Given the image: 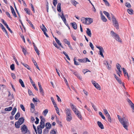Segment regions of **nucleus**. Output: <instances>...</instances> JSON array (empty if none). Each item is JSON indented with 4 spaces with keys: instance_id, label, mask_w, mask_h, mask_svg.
Listing matches in <instances>:
<instances>
[{
    "instance_id": "1",
    "label": "nucleus",
    "mask_w": 134,
    "mask_h": 134,
    "mask_svg": "<svg viewBox=\"0 0 134 134\" xmlns=\"http://www.w3.org/2000/svg\"><path fill=\"white\" fill-rule=\"evenodd\" d=\"M70 106L72 110L76 114L80 120L82 119V118L80 112L76 108V107L73 105L72 103H70Z\"/></svg>"
},
{
    "instance_id": "45",
    "label": "nucleus",
    "mask_w": 134,
    "mask_h": 134,
    "mask_svg": "<svg viewBox=\"0 0 134 134\" xmlns=\"http://www.w3.org/2000/svg\"><path fill=\"white\" fill-rule=\"evenodd\" d=\"M103 111L104 114L106 116L109 114L107 110L105 109H103Z\"/></svg>"
},
{
    "instance_id": "17",
    "label": "nucleus",
    "mask_w": 134,
    "mask_h": 134,
    "mask_svg": "<svg viewBox=\"0 0 134 134\" xmlns=\"http://www.w3.org/2000/svg\"><path fill=\"white\" fill-rule=\"evenodd\" d=\"M57 10L59 12H61V3H59L58 4L57 6Z\"/></svg>"
},
{
    "instance_id": "29",
    "label": "nucleus",
    "mask_w": 134,
    "mask_h": 134,
    "mask_svg": "<svg viewBox=\"0 0 134 134\" xmlns=\"http://www.w3.org/2000/svg\"><path fill=\"white\" fill-rule=\"evenodd\" d=\"M19 82L22 87H24L25 86L24 84V82L21 79H20L19 80Z\"/></svg>"
},
{
    "instance_id": "42",
    "label": "nucleus",
    "mask_w": 134,
    "mask_h": 134,
    "mask_svg": "<svg viewBox=\"0 0 134 134\" xmlns=\"http://www.w3.org/2000/svg\"><path fill=\"white\" fill-rule=\"evenodd\" d=\"M24 10L26 12V13L29 15L30 14V10L27 8H24Z\"/></svg>"
},
{
    "instance_id": "28",
    "label": "nucleus",
    "mask_w": 134,
    "mask_h": 134,
    "mask_svg": "<svg viewBox=\"0 0 134 134\" xmlns=\"http://www.w3.org/2000/svg\"><path fill=\"white\" fill-rule=\"evenodd\" d=\"M70 2L71 4L75 6H76V5L78 3L76 1L74 0H71Z\"/></svg>"
},
{
    "instance_id": "10",
    "label": "nucleus",
    "mask_w": 134,
    "mask_h": 134,
    "mask_svg": "<svg viewBox=\"0 0 134 134\" xmlns=\"http://www.w3.org/2000/svg\"><path fill=\"white\" fill-rule=\"evenodd\" d=\"M61 13L62 14L60 16L64 23H66V19L65 17V16L64 15L63 13L62 12Z\"/></svg>"
},
{
    "instance_id": "13",
    "label": "nucleus",
    "mask_w": 134,
    "mask_h": 134,
    "mask_svg": "<svg viewBox=\"0 0 134 134\" xmlns=\"http://www.w3.org/2000/svg\"><path fill=\"white\" fill-rule=\"evenodd\" d=\"M122 69L123 71V72L124 73V74L125 75V76L126 75L127 76V77H128L129 80V76L128 75V73L127 72L126 70H125V69L124 68H122Z\"/></svg>"
},
{
    "instance_id": "57",
    "label": "nucleus",
    "mask_w": 134,
    "mask_h": 134,
    "mask_svg": "<svg viewBox=\"0 0 134 134\" xmlns=\"http://www.w3.org/2000/svg\"><path fill=\"white\" fill-rule=\"evenodd\" d=\"M78 60L81 62H82V63L85 62V59H78Z\"/></svg>"
},
{
    "instance_id": "32",
    "label": "nucleus",
    "mask_w": 134,
    "mask_h": 134,
    "mask_svg": "<svg viewBox=\"0 0 134 134\" xmlns=\"http://www.w3.org/2000/svg\"><path fill=\"white\" fill-rule=\"evenodd\" d=\"M40 27L42 31H43L45 30H47L44 25L43 24H42V26H41Z\"/></svg>"
},
{
    "instance_id": "19",
    "label": "nucleus",
    "mask_w": 134,
    "mask_h": 134,
    "mask_svg": "<svg viewBox=\"0 0 134 134\" xmlns=\"http://www.w3.org/2000/svg\"><path fill=\"white\" fill-rule=\"evenodd\" d=\"M117 79H116V80L118 81V82L120 84H122V85L124 87H125L124 85V83L123 82H122L121 81V80L118 77H117V78H116Z\"/></svg>"
},
{
    "instance_id": "58",
    "label": "nucleus",
    "mask_w": 134,
    "mask_h": 134,
    "mask_svg": "<svg viewBox=\"0 0 134 134\" xmlns=\"http://www.w3.org/2000/svg\"><path fill=\"white\" fill-rule=\"evenodd\" d=\"M10 68L12 70H14V65L13 64H12V65H10Z\"/></svg>"
},
{
    "instance_id": "47",
    "label": "nucleus",
    "mask_w": 134,
    "mask_h": 134,
    "mask_svg": "<svg viewBox=\"0 0 134 134\" xmlns=\"http://www.w3.org/2000/svg\"><path fill=\"white\" fill-rule=\"evenodd\" d=\"M53 44L58 49H59V47L57 45L54 41L53 42Z\"/></svg>"
},
{
    "instance_id": "61",
    "label": "nucleus",
    "mask_w": 134,
    "mask_h": 134,
    "mask_svg": "<svg viewBox=\"0 0 134 134\" xmlns=\"http://www.w3.org/2000/svg\"><path fill=\"white\" fill-rule=\"evenodd\" d=\"M6 14L7 15L9 18H10V19L12 18V17L9 14V13L8 12H6Z\"/></svg>"
},
{
    "instance_id": "36",
    "label": "nucleus",
    "mask_w": 134,
    "mask_h": 134,
    "mask_svg": "<svg viewBox=\"0 0 134 134\" xmlns=\"http://www.w3.org/2000/svg\"><path fill=\"white\" fill-rule=\"evenodd\" d=\"M48 110L47 109H46L43 112V114L44 116H46L47 114L48 113Z\"/></svg>"
},
{
    "instance_id": "4",
    "label": "nucleus",
    "mask_w": 134,
    "mask_h": 134,
    "mask_svg": "<svg viewBox=\"0 0 134 134\" xmlns=\"http://www.w3.org/2000/svg\"><path fill=\"white\" fill-rule=\"evenodd\" d=\"M111 15L113 25L118 30L119 29V25L118 21L116 20V18H115L113 14H111Z\"/></svg>"
},
{
    "instance_id": "60",
    "label": "nucleus",
    "mask_w": 134,
    "mask_h": 134,
    "mask_svg": "<svg viewBox=\"0 0 134 134\" xmlns=\"http://www.w3.org/2000/svg\"><path fill=\"white\" fill-rule=\"evenodd\" d=\"M127 102L130 105L133 103L129 99L127 98Z\"/></svg>"
},
{
    "instance_id": "21",
    "label": "nucleus",
    "mask_w": 134,
    "mask_h": 134,
    "mask_svg": "<svg viewBox=\"0 0 134 134\" xmlns=\"http://www.w3.org/2000/svg\"><path fill=\"white\" fill-rule=\"evenodd\" d=\"M46 128L47 129H50L51 126V124L49 122L47 123L45 125Z\"/></svg>"
},
{
    "instance_id": "48",
    "label": "nucleus",
    "mask_w": 134,
    "mask_h": 134,
    "mask_svg": "<svg viewBox=\"0 0 134 134\" xmlns=\"http://www.w3.org/2000/svg\"><path fill=\"white\" fill-rule=\"evenodd\" d=\"M57 0H53V3L54 5L55 6L57 4Z\"/></svg>"
},
{
    "instance_id": "35",
    "label": "nucleus",
    "mask_w": 134,
    "mask_h": 134,
    "mask_svg": "<svg viewBox=\"0 0 134 134\" xmlns=\"http://www.w3.org/2000/svg\"><path fill=\"white\" fill-rule=\"evenodd\" d=\"M12 107H9L5 108L4 110L6 111H11L12 109Z\"/></svg>"
},
{
    "instance_id": "20",
    "label": "nucleus",
    "mask_w": 134,
    "mask_h": 134,
    "mask_svg": "<svg viewBox=\"0 0 134 134\" xmlns=\"http://www.w3.org/2000/svg\"><path fill=\"white\" fill-rule=\"evenodd\" d=\"M101 19L102 21L104 22H106L107 21V19L101 13Z\"/></svg>"
},
{
    "instance_id": "39",
    "label": "nucleus",
    "mask_w": 134,
    "mask_h": 134,
    "mask_svg": "<svg viewBox=\"0 0 134 134\" xmlns=\"http://www.w3.org/2000/svg\"><path fill=\"white\" fill-rule=\"evenodd\" d=\"M81 20L83 23L86 24V18H81Z\"/></svg>"
},
{
    "instance_id": "8",
    "label": "nucleus",
    "mask_w": 134,
    "mask_h": 134,
    "mask_svg": "<svg viewBox=\"0 0 134 134\" xmlns=\"http://www.w3.org/2000/svg\"><path fill=\"white\" fill-rule=\"evenodd\" d=\"M93 22L92 19L90 18H86V24H90Z\"/></svg>"
},
{
    "instance_id": "25",
    "label": "nucleus",
    "mask_w": 134,
    "mask_h": 134,
    "mask_svg": "<svg viewBox=\"0 0 134 134\" xmlns=\"http://www.w3.org/2000/svg\"><path fill=\"white\" fill-rule=\"evenodd\" d=\"M20 124L18 121L16 122L15 124V127L17 128H19L20 127V126L21 125Z\"/></svg>"
},
{
    "instance_id": "51",
    "label": "nucleus",
    "mask_w": 134,
    "mask_h": 134,
    "mask_svg": "<svg viewBox=\"0 0 134 134\" xmlns=\"http://www.w3.org/2000/svg\"><path fill=\"white\" fill-rule=\"evenodd\" d=\"M30 105L31 106V108L33 109V111H34L35 107L34 104L33 103H31Z\"/></svg>"
},
{
    "instance_id": "24",
    "label": "nucleus",
    "mask_w": 134,
    "mask_h": 134,
    "mask_svg": "<svg viewBox=\"0 0 134 134\" xmlns=\"http://www.w3.org/2000/svg\"><path fill=\"white\" fill-rule=\"evenodd\" d=\"M39 126H40L43 129L44 127V123L43 121L42 120L40 122V125Z\"/></svg>"
},
{
    "instance_id": "3",
    "label": "nucleus",
    "mask_w": 134,
    "mask_h": 134,
    "mask_svg": "<svg viewBox=\"0 0 134 134\" xmlns=\"http://www.w3.org/2000/svg\"><path fill=\"white\" fill-rule=\"evenodd\" d=\"M128 120L126 119L125 117H123L122 118L121 121H120V122L124 127L126 130H127V125L128 123Z\"/></svg>"
},
{
    "instance_id": "37",
    "label": "nucleus",
    "mask_w": 134,
    "mask_h": 134,
    "mask_svg": "<svg viewBox=\"0 0 134 134\" xmlns=\"http://www.w3.org/2000/svg\"><path fill=\"white\" fill-rule=\"evenodd\" d=\"M64 42L66 44H68L69 43H70L69 41H68L66 39H64L63 40Z\"/></svg>"
},
{
    "instance_id": "53",
    "label": "nucleus",
    "mask_w": 134,
    "mask_h": 134,
    "mask_svg": "<svg viewBox=\"0 0 134 134\" xmlns=\"http://www.w3.org/2000/svg\"><path fill=\"white\" fill-rule=\"evenodd\" d=\"M88 72H90V71L88 70L87 69H85L83 70L82 71V72L84 74Z\"/></svg>"
},
{
    "instance_id": "40",
    "label": "nucleus",
    "mask_w": 134,
    "mask_h": 134,
    "mask_svg": "<svg viewBox=\"0 0 134 134\" xmlns=\"http://www.w3.org/2000/svg\"><path fill=\"white\" fill-rule=\"evenodd\" d=\"M106 116L107 117V118L108 119V121L110 122H111V119L110 116L109 114V115H107Z\"/></svg>"
},
{
    "instance_id": "63",
    "label": "nucleus",
    "mask_w": 134,
    "mask_h": 134,
    "mask_svg": "<svg viewBox=\"0 0 134 134\" xmlns=\"http://www.w3.org/2000/svg\"><path fill=\"white\" fill-rule=\"evenodd\" d=\"M20 106L21 108L22 109V110L23 111H25V108H24V106H23V105L22 104H21V105H20Z\"/></svg>"
},
{
    "instance_id": "49",
    "label": "nucleus",
    "mask_w": 134,
    "mask_h": 134,
    "mask_svg": "<svg viewBox=\"0 0 134 134\" xmlns=\"http://www.w3.org/2000/svg\"><path fill=\"white\" fill-rule=\"evenodd\" d=\"M55 110L56 111L57 113L59 115H60V113H59V109L58 107H57L55 108Z\"/></svg>"
},
{
    "instance_id": "64",
    "label": "nucleus",
    "mask_w": 134,
    "mask_h": 134,
    "mask_svg": "<svg viewBox=\"0 0 134 134\" xmlns=\"http://www.w3.org/2000/svg\"><path fill=\"white\" fill-rule=\"evenodd\" d=\"M11 75L12 76V77L13 79H15V78L16 77L15 76V75L14 74L12 73L11 74Z\"/></svg>"
},
{
    "instance_id": "2",
    "label": "nucleus",
    "mask_w": 134,
    "mask_h": 134,
    "mask_svg": "<svg viewBox=\"0 0 134 134\" xmlns=\"http://www.w3.org/2000/svg\"><path fill=\"white\" fill-rule=\"evenodd\" d=\"M110 33L112 37L115 39L116 41L120 42H122L120 38L119 37L118 34L115 33L113 31H111Z\"/></svg>"
},
{
    "instance_id": "9",
    "label": "nucleus",
    "mask_w": 134,
    "mask_h": 134,
    "mask_svg": "<svg viewBox=\"0 0 134 134\" xmlns=\"http://www.w3.org/2000/svg\"><path fill=\"white\" fill-rule=\"evenodd\" d=\"M71 111L70 109L66 108L65 109V113L66 114V116H69L71 114Z\"/></svg>"
},
{
    "instance_id": "11",
    "label": "nucleus",
    "mask_w": 134,
    "mask_h": 134,
    "mask_svg": "<svg viewBox=\"0 0 134 134\" xmlns=\"http://www.w3.org/2000/svg\"><path fill=\"white\" fill-rule=\"evenodd\" d=\"M103 13L104 14L107 16L108 19L109 20H111V18L110 17V15L109 13L106 12V11H103Z\"/></svg>"
},
{
    "instance_id": "23",
    "label": "nucleus",
    "mask_w": 134,
    "mask_h": 134,
    "mask_svg": "<svg viewBox=\"0 0 134 134\" xmlns=\"http://www.w3.org/2000/svg\"><path fill=\"white\" fill-rule=\"evenodd\" d=\"M71 23L73 28L75 30L77 28V26L76 23L75 22Z\"/></svg>"
},
{
    "instance_id": "26",
    "label": "nucleus",
    "mask_w": 134,
    "mask_h": 134,
    "mask_svg": "<svg viewBox=\"0 0 134 134\" xmlns=\"http://www.w3.org/2000/svg\"><path fill=\"white\" fill-rule=\"evenodd\" d=\"M20 113L19 112H18L15 115V119L16 120H18L19 118L20 117Z\"/></svg>"
},
{
    "instance_id": "55",
    "label": "nucleus",
    "mask_w": 134,
    "mask_h": 134,
    "mask_svg": "<svg viewBox=\"0 0 134 134\" xmlns=\"http://www.w3.org/2000/svg\"><path fill=\"white\" fill-rule=\"evenodd\" d=\"M62 77L64 79V81L65 83L66 84V85L67 86H68V82H67V80L66 79V78L64 77V76L63 75Z\"/></svg>"
},
{
    "instance_id": "30",
    "label": "nucleus",
    "mask_w": 134,
    "mask_h": 134,
    "mask_svg": "<svg viewBox=\"0 0 134 134\" xmlns=\"http://www.w3.org/2000/svg\"><path fill=\"white\" fill-rule=\"evenodd\" d=\"M16 111V108L15 107H14L13 109V110L11 113V114L12 115H14Z\"/></svg>"
},
{
    "instance_id": "18",
    "label": "nucleus",
    "mask_w": 134,
    "mask_h": 134,
    "mask_svg": "<svg viewBox=\"0 0 134 134\" xmlns=\"http://www.w3.org/2000/svg\"><path fill=\"white\" fill-rule=\"evenodd\" d=\"M42 129L40 127V126H38L37 127V131L38 134H41L42 133Z\"/></svg>"
},
{
    "instance_id": "15",
    "label": "nucleus",
    "mask_w": 134,
    "mask_h": 134,
    "mask_svg": "<svg viewBox=\"0 0 134 134\" xmlns=\"http://www.w3.org/2000/svg\"><path fill=\"white\" fill-rule=\"evenodd\" d=\"M97 124L98 126L102 129H104V127L103 124L100 122L98 121L97 122Z\"/></svg>"
},
{
    "instance_id": "59",
    "label": "nucleus",
    "mask_w": 134,
    "mask_h": 134,
    "mask_svg": "<svg viewBox=\"0 0 134 134\" xmlns=\"http://www.w3.org/2000/svg\"><path fill=\"white\" fill-rule=\"evenodd\" d=\"M91 105L94 110L96 111L97 110V109L96 108L94 104L92 103H91Z\"/></svg>"
},
{
    "instance_id": "54",
    "label": "nucleus",
    "mask_w": 134,
    "mask_h": 134,
    "mask_svg": "<svg viewBox=\"0 0 134 134\" xmlns=\"http://www.w3.org/2000/svg\"><path fill=\"white\" fill-rule=\"evenodd\" d=\"M106 63L107 64V68L109 70H110L111 68V66L110 65H109L108 63L107 62H106Z\"/></svg>"
},
{
    "instance_id": "22",
    "label": "nucleus",
    "mask_w": 134,
    "mask_h": 134,
    "mask_svg": "<svg viewBox=\"0 0 134 134\" xmlns=\"http://www.w3.org/2000/svg\"><path fill=\"white\" fill-rule=\"evenodd\" d=\"M104 52L103 48H102V49H100L99 51V54L103 57H104V56L103 54V53Z\"/></svg>"
},
{
    "instance_id": "31",
    "label": "nucleus",
    "mask_w": 134,
    "mask_h": 134,
    "mask_svg": "<svg viewBox=\"0 0 134 134\" xmlns=\"http://www.w3.org/2000/svg\"><path fill=\"white\" fill-rule=\"evenodd\" d=\"M127 11L128 13L130 14H133V10L132 9H127Z\"/></svg>"
},
{
    "instance_id": "5",
    "label": "nucleus",
    "mask_w": 134,
    "mask_h": 134,
    "mask_svg": "<svg viewBox=\"0 0 134 134\" xmlns=\"http://www.w3.org/2000/svg\"><path fill=\"white\" fill-rule=\"evenodd\" d=\"M116 68L117 70H116L117 74L118 75L119 77H120V74H121L122 71L120 69L121 68L120 65L118 63L116 65Z\"/></svg>"
},
{
    "instance_id": "7",
    "label": "nucleus",
    "mask_w": 134,
    "mask_h": 134,
    "mask_svg": "<svg viewBox=\"0 0 134 134\" xmlns=\"http://www.w3.org/2000/svg\"><path fill=\"white\" fill-rule=\"evenodd\" d=\"M92 82L94 86L97 89L99 90L101 89V88L100 86L94 80H92Z\"/></svg>"
},
{
    "instance_id": "44",
    "label": "nucleus",
    "mask_w": 134,
    "mask_h": 134,
    "mask_svg": "<svg viewBox=\"0 0 134 134\" xmlns=\"http://www.w3.org/2000/svg\"><path fill=\"white\" fill-rule=\"evenodd\" d=\"M0 26L3 31H5V30H6V29L5 28L4 26L1 23H0Z\"/></svg>"
},
{
    "instance_id": "33",
    "label": "nucleus",
    "mask_w": 134,
    "mask_h": 134,
    "mask_svg": "<svg viewBox=\"0 0 134 134\" xmlns=\"http://www.w3.org/2000/svg\"><path fill=\"white\" fill-rule=\"evenodd\" d=\"M66 116V120L67 121H70L72 120V117L71 115H70L69 116Z\"/></svg>"
},
{
    "instance_id": "52",
    "label": "nucleus",
    "mask_w": 134,
    "mask_h": 134,
    "mask_svg": "<svg viewBox=\"0 0 134 134\" xmlns=\"http://www.w3.org/2000/svg\"><path fill=\"white\" fill-rule=\"evenodd\" d=\"M12 14H13V16L15 17H17V16H16V13H15V11L14 10H13V11H12Z\"/></svg>"
},
{
    "instance_id": "14",
    "label": "nucleus",
    "mask_w": 134,
    "mask_h": 134,
    "mask_svg": "<svg viewBox=\"0 0 134 134\" xmlns=\"http://www.w3.org/2000/svg\"><path fill=\"white\" fill-rule=\"evenodd\" d=\"M55 40V41L62 48H63V46L61 44V43H60V41L56 37L54 38Z\"/></svg>"
},
{
    "instance_id": "50",
    "label": "nucleus",
    "mask_w": 134,
    "mask_h": 134,
    "mask_svg": "<svg viewBox=\"0 0 134 134\" xmlns=\"http://www.w3.org/2000/svg\"><path fill=\"white\" fill-rule=\"evenodd\" d=\"M32 101L34 103H35L38 102L39 100L38 99H37V98H33L32 99Z\"/></svg>"
},
{
    "instance_id": "27",
    "label": "nucleus",
    "mask_w": 134,
    "mask_h": 134,
    "mask_svg": "<svg viewBox=\"0 0 134 134\" xmlns=\"http://www.w3.org/2000/svg\"><path fill=\"white\" fill-rule=\"evenodd\" d=\"M21 63L26 68H27L28 70H30V68L29 66L27 64L24 63Z\"/></svg>"
},
{
    "instance_id": "6",
    "label": "nucleus",
    "mask_w": 134,
    "mask_h": 134,
    "mask_svg": "<svg viewBox=\"0 0 134 134\" xmlns=\"http://www.w3.org/2000/svg\"><path fill=\"white\" fill-rule=\"evenodd\" d=\"M21 130L23 134H25L27 132V127L25 125H22L21 127Z\"/></svg>"
},
{
    "instance_id": "46",
    "label": "nucleus",
    "mask_w": 134,
    "mask_h": 134,
    "mask_svg": "<svg viewBox=\"0 0 134 134\" xmlns=\"http://www.w3.org/2000/svg\"><path fill=\"white\" fill-rule=\"evenodd\" d=\"M125 5L128 8H130L131 7V5L129 3L126 2L125 4Z\"/></svg>"
},
{
    "instance_id": "41",
    "label": "nucleus",
    "mask_w": 134,
    "mask_h": 134,
    "mask_svg": "<svg viewBox=\"0 0 134 134\" xmlns=\"http://www.w3.org/2000/svg\"><path fill=\"white\" fill-rule=\"evenodd\" d=\"M22 50L24 54L25 55H26L27 54V52L25 48L23 47H21Z\"/></svg>"
},
{
    "instance_id": "16",
    "label": "nucleus",
    "mask_w": 134,
    "mask_h": 134,
    "mask_svg": "<svg viewBox=\"0 0 134 134\" xmlns=\"http://www.w3.org/2000/svg\"><path fill=\"white\" fill-rule=\"evenodd\" d=\"M87 30L86 31V33L90 37H91V33L90 30L88 28H87Z\"/></svg>"
},
{
    "instance_id": "38",
    "label": "nucleus",
    "mask_w": 134,
    "mask_h": 134,
    "mask_svg": "<svg viewBox=\"0 0 134 134\" xmlns=\"http://www.w3.org/2000/svg\"><path fill=\"white\" fill-rule=\"evenodd\" d=\"M34 49L35 51H36L37 55H40V53L39 52V51L38 50L37 47L36 46H34Z\"/></svg>"
},
{
    "instance_id": "43",
    "label": "nucleus",
    "mask_w": 134,
    "mask_h": 134,
    "mask_svg": "<svg viewBox=\"0 0 134 134\" xmlns=\"http://www.w3.org/2000/svg\"><path fill=\"white\" fill-rule=\"evenodd\" d=\"M75 76H76L78 79H79L80 80H81L82 79L81 77L78 74L77 72L76 74L75 75Z\"/></svg>"
},
{
    "instance_id": "34",
    "label": "nucleus",
    "mask_w": 134,
    "mask_h": 134,
    "mask_svg": "<svg viewBox=\"0 0 134 134\" xmlns=\"http://www.w3.org/2000/svg\"><path fill=\"white\" fill-rule=\"evenodd\" d=\"M39 91L41 93L43 96L44 95V93L43 92V89L42 87H39Z\"/></svg>"
},
{
    "instance_id": "56",
    "label": "nucleus",
    "mask_w": 134,
    "mask_h": 134,
    "mask_svg": "<svg viewBox=\"0 0 134 134\" xmlns=\"http://www.w3.org/2000/svg\"><path fill=\"white\" fill-rule=\"evenodd\" d=\"M90 46L91 47V49L94 50V46L92 43L90 42Z\"/></svg>"
},
{
    "instance_id": "12",
    "label": "nucleus",
    "mask_w": 134,
    "mask_h": 134,
    "mask_svg": "<svg viewBox=\"0 0 134 134\" xmlns=\"http://www.w3.org/2000/svg\"><path fill=\"white\" fill-rule=\"evenodd\" d=\"M24 118L23 117H21L19 119L18 122L21 125L24 122Z\"/></svg>"
},
{
    "instance_id": "62",
    "label": "nucleus",
    "mask_w": 134,
    "mask_h": 134,
    "mask_svg": "<svg viewBox=\"0 0 134 134\" xmlns=\"http://www.w3.org/2000/svg\"><path fill=\"white\" fill-rule=\"evenodd\" d=\"M1 20L2 22L4 24V25L5 26H6L7 25H8L6 23V22L3 19H2Z\"/></svg>"
}]
</instances>
